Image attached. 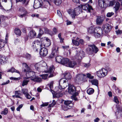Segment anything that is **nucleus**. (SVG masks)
<instances>
[{"mask_svg": "<svg viewBox=\"0 0 122 122\" xmlns=\"http://www.w3.org/2000/svg\"><path fill=\"white\" fill-rule=\"evenodd\" d=\"M64 77L66 78L61 79L59 82V89L56 91L57 93H59L61 92L63 89L66 88L67 85H68L67 80L66 79H70L71 78V76L69 72H65L64 74Z\"/></svg>", "mask_w": 122, "mask_h": 122, "instance_id": "nucleus-1", "label": "nucleus"}, {"mask_svg": "<svg viewBox=\"0 0 122 122\" xmlns=\"http://www.w3.org/2000/svg\"><path fill=\"white\" fill-rule=\"evenodd\" d=\"M36 69L40 72H46L47 66L46 63L44 62H41L36 63L35 65Z\"/></svg>", "mask_w": 122, "mask_h": 122, "instance_id": "nucleus-2", "label": "nucleus"}, {"mask_svg": "<svg viewBox=\"0 0 122 122\" xmlns=\"http://www.w3.org/2000/svg\"><path fill=\"white\" fill-rule=\"evenodd\" d=\"M81 9L79 7H76L74 9H70L68 12L73 19H75V16L79 14L81 11Z\"/></svg>", "mask_w": 122, "mask_h": 122, "instance_id": "nucleus-3", "label": "nucleus"}, {"mask_svg": "<svg viewBox=\"0 0 122 122\" xmlns=\"http://www.w3.org/2000/svg\"><path fill=\"white\" fill-rule=\"evenodd\" d=\"M41 43L40 47H47L50 45V41L48 38L45 37H43L41 39Z\"/></svg>", "mask_w": 122, "mask_h": 122, "instance_id": "nucleus-4", "label": "nucleus"}, {"mask_svg": "<svg viewBox=\"0 0 122 122\" xmlns=\"http://www.w3.org/2000/svg\"><path fill=\"white\" fill-rule=\"evenodd\" d=\"M94 36L96 38H99L102 36L103 34L102 29L100 27H97L95 28Z\"/></svg>", "mask_w": 122, "mask_h": 122, "instance_id": "nucleus-5", "label": "nucleus"}, {"mask_svg": "<svg viewBox=\"0 0 122 122\" xmlns=\"http://www.w3.org/2000/svg\"><path fill=\"white\" fill-rule=\"evenodd\" d=\"M18 10L19 13L18 16L21 18L25 16L27 13L25 9L22 6L19 7Z\"/></svg>", "mask_w": 122, "mask_h": 122, "instance_id": "nucleus-6", "label": "nucleus"}, {"mask_svg": "<svg viewBox=\"0 0 122 122\" xmlns=\"http://www.w3.org/2000/svg\"><path fill=\"white\" fill-rule=\"evenodd\" d=\"M107 71L105 68H103L97 71L96 75L100 77H103L106 76L107 74Z\"/></svg>", "mask_w": 122, "mask_h": 122, "instance_id": "nucleus-7", "label": "nucleus"}, {"mask_svg": "<svg viewBox=\"0 0 122 122\" xmlns=\"http://www.w3.org/2000/svg\"><path fill=\"white\" fill-rule=\"evenodd\" d=\"M85 56L84 52L81 50L80 51H77L75 57L77 60H81Z\"/></svg>", "mask_w": 122, "mask_h": 122, "instance_id": "nucleus-8", "label": "nucleus"}, {"mask_svg": "<svg viewBox=\"0 0 122 122\" xmlns=\"http://www.w3.org/2000/svg\"><path fill=\"white\" fill-rule=\"evenodd\" d=\"M64 104L65 105V106H63L62 108L64 111L67 110L73 105V104L72 103V101H65L64 102Z\"/></svg>", "mask_w": 122, "mask_h": 122, "instance_id": "nucleus-9", "label": "nucleus"}, {"mask_svg": "<svg viewBox=\"0 0 122 122\" xmlns=\"http://www.w3.org/2000/svg\"><path fill=\"white\" fill-rule=\"evenodd\" d=\"M54 70V68L53 66H51L49 69V70L48 71H47L46 72L47 73L43 74L41 75V76H42V78L44 79H47V77L48 76V75L50 74H51L53 73Z\"/></svg>", "mask_w": 122, "mask_h": 122, "instance_id": "nucleus-10", "label": "nucleus"}, {"mask_svg": "<svg viewBox=\"0 0 122 122\" xmlns=\"http://www.w3.org/2000/svg\"><path fill=\"white\" fill-rule=\"evenodd\" d=\"M41 44L40 41L38 40H35L33 42L32 45L34 51H37L38 48L40 47Z\"/></svg>", "mask_w": 122, "mask_h": 122, "instance_id": "nucleus-11", "label": "nucleus"}, {"mask_svg": "<svg viewBox=\"0 0 122 122\" xmlns=\"http://www.w3.org/2000/svg\"><path fill=\"white\" fill-rule=\"evenodd\" d=\"M89 46L90 47L89 48V51L91 53L96 54L99 51L98 48L94 44L89 45Z\"/></svg>", "mask_w": 122, "mask_h": 122, "instance_id": "nucleus-12", "label": "nucleus"}, {"mask_svg": "<svg viewBox=\"0 0 122 122\" xmlns=\"http://www.w3.org/2000/svg\"><path fill=\"white\" fill-rule=\"evenodd\" d=\"M67 86H68V92L69 93L72 95L76 94V88L73 85L68 84Z\"/></svg>", "mask_w": 122, "mask_h": 122, "instance_id": "nucleus-13", "label": "nucleus"}, {"mask_svg": "<svg viewBox=\"0 0 122 122\" xmlns=\"http://www.w3.org/2000/svg\"><path fill=\"white\" fill-rule=\"evenodd\" d=\"M102 29L106 33L109 32L111 29V26L108 24H103L102 26Z\"/></svg>", "mask_w": 122, "mask_h": 122, "instance_id": "nucleus-14", "label": "nucleus"}, {"mask_svg": "<svg viewBox=\"0 0 122 122\" xmlns=\"http://www.w3.org/2000/svg\"><path fill=\"white\" fill-rule=\"evenodd\" d=\"M81 6L82 9L84 10H88V12L91 13L92 12L93 9L91 5L89 4H85V5H81Z\"/></svg>", "mask_w": 122, "mask_h": 122, "instance_id": "nucleus-15", "label": "nucleus"}, {"mask_svg": "<svg viewBox=\"0 0 122 122\" xmlns=\"http://www.w3.org/2000/svg\"><path fill=\"white\" fill-rule=\"evenodd\" d=\"M86 77V75L81 74V73H79L76 75L75 80L76 81L79 82L81 80H83Z\"/></svg>", "mask_w": 122, "mask_h": 122, "instance_id": "nucleus-16", "label": "nucleus"}, {"mask_svg": "<svg viewBox=\"0 0 122 122\" xmlns=\"http://www.w3.org/2000/svg\"><path fill=\"white\" fill-rule=\"evenodd\" d=\"M8 36V34H7L6 36L5 40L2 39L0 40V49L3 48L5 44L7 43Z\"/></svg>", "mask_w": 122, "mask_h": 122, "instance_id": "nucleus-17", "label": "nucleus"}, {"mask_svg": "<svg viewBox=\"0 0 122 122\" xmlns=\"http://www.w3.org/2000/svg\"><path fill=\"white\" fill-rule=\"evenodd\" d=\"M40 48H41L40 52V54L42 56H46L48 54L47 49L45 48L44 47H42Z\"/></svg>", "mask_w": 122, "mask_h": 122, "instance_id": "nucleus-18", "label": "nucleus"}, {"mask_svg": "<svg viewBox=\"0 0 122 122\" xmlns=\"http://www.w3.org/2000/svg\"><path fill=\"white\" fill-rule=\"evenodd\" d=\"M41 0H35L33 7L34 8L37 9L40 7L42 5Z\"/></svg>", "mask_w": 122, "mask_h": 122, "instance_id": "nucleus-19", "label": "nucleus"}, {"mask_svg": "<svg viewBox=\"0 0 122 122\" xmlns=\"http://www.w3.org/2000/svg\"><path fill=\"white\" fill-rule=\"evenodd\" d=\"M53 81H51L50 82V84H49V86L50 88L51 92H52V94H53V95H54V93H56V94H60V93L61 92H59V93H57L56 92V91H57L59 89V86L58 87H56L55 88V91L56 92H54V91H53V90H51V89L53 87Z\"/></svg>", "mask_w": 122, "mask_h": 122, "instance_id": "nucleus-20", "label": "nucleus"}, {"mask_svg": "<svg viewBox=\"0 0 122 122\" xmlns=\"http://www.w3.org/2000/svg\"><path fill=\"white\" fill-rule=\"evenodd\" d=\"M26 76L29 77H34L35 76V73L34 72L30 70L27 71L26 73Z\"/></svg>", "mask_w": 122, "mask_h": 122, "instance_id": "nucleus-21", "label": "nucleus"}, {"mask_svg": "<svg viewBox=\"0 0 122 122\" xmlns=\"http://www.w3.org/2000/svg\"><path fill=\"white\" fill-rule=\"evenodd\" d=\"M21 91L25 95L27 98L30 99L31 98V96L28 93L27 89H22Z\"/></svg>", "mask_w": 122, "mask_h": 122, "instance_id": "nucleus-22", "label": "nucleus"}, {"mask_svg": "<svg viewBox=\"0 0 122 122\" xmlns=\"http://www.w3.org/2000/svg\"><path fill=\"white\" fill-rule=\"evenodd\" d=\"M8 58L7 57L3 56L0 57V62L1 64H3L6 63L8 60Z\"/></svg>", "mask_w": 122, "mask_h": 122, "instance_id": "nucleus-23", "label": "nucleus"}, {"mask_svg": "<svg viewBox=\"0 0 122 122\" xmlns=\"http://www.w3.org/2000/svg\"><path fill=\"white\" fill-rule=\"evenodd\" d=\"M36 35V32L33 30L30 31L29 33L28 36L30 39H32L35 38Z\"/></svg>", "mask_w": 122, "mask_h": 122, "instance_id": "nucleus-24", "label": "nucleus"}, {"mask_svg": "<svg viewBox=\"0 0 122 122\" xmlns=\"http://www.w3.org/2000/svg\"><path fill=\"white\" fill-rule=\"evenodd\" d=\"M104 20V18L102 17L98 16L97 17L96 23L97 24L100 25L102 23Z\"/></svg>", "mask_w": 122, "mask_h": 122, "instance_id": "nucleus-25", "label": "nucleus"}, {"mask_svg": "<svg viewBox=\"0 0 122 122\" xmlns=\"http://www.w3.org/2000/svg\"><path fill=\"white\" fill-rule=\"evenodd\" d=\"M49 3V0H43ZM50 0L53 2L57 5H59L61 4V0Z\"/></svg>", "mask_w": 122, "mask_h": 122, "instance_id": "nucleus-26", "label": "nucleus"}, {"mask_svg": "<svg viewBox=\"0 0 122 122\" xmlns=\"http://www.w3.org/2000/svg\"><path fill=\"white\" fill-rule=\"evenodd\" d=\"M76 64V63L75 61L69 60L67 66L71 68H73Z\"/></svg>", "mask_w": 122, "mask_h": 122, "instance_id": "nucleus-27", "label": "nucleus"}, {"mask_svg": "<svg viewBox=\"0 0 122 122\" xmlns=\"http://www.w3.org/2000/svg\"><path fill=\"white\" fill-rule=\"evenodd\" d=\"M69 60V59L65 58H63L61 64L66 66H67Z\"/></svg>", "mask_w": 122, "mask_h": 122, "instance_id": "nucleus-28", "label": "nucleus"}, {"mask_svg": "<svg viewBox=\"0 0 122 122\" xmlns=\"http://www.w3.org/2000/svg\"><path fill=\"white\" fill-rule=\"evenodd\" d=\"M98 4L99 6L101 8H104L106 5V4L104 0H98Z\"/></svg>", "mask_w": 122, "mask_h": 122, "instance_id": "nucleus-29", "label": "nucleus"}, {"mask_svg": "<svg viewBox=\"0 0 122 122\" xmlns=\"http://www.w3.org/2000/svg\"><path fill=\"white\" fill-rule=\"evenodd\" d=\"M95 28L94 27L91 26L88 30V33L90 34H92L94 36V34L95 32Z\"/></svg>", "mask_w": 122, "mask_h": 122, "instance_id": "nucleus-30", "label": "nucleus"}, {"mask_svg": "<svg viewBox=\"0 0 122 122\" xmlns=\"http://www.w3.org/2000/svg\"><path fill=\"white\" fill-rule=\"evenodd\" d=\"M28 79V77H25L24 78L22 84V86H25L27 85L29 81Z\"/></svg>", "mask_w": 122, "mask_h": 122, "instance_id": "nucleus-31", "label": "nucleus"}, {"mask_svg": "<svg viewBox=\"0 0 122 122\" xmlns=\"http://www.w3.org/2000/svg\"><path fill=\"white\" fill-rule=\"evenodd\" d=\"M31 80L35 82H41L42 79L39 76H37L34 78H32Z\"/></svg>", "mask_w": 122, "mask_h": 122, "instance_id": "nucleus-32", "label": "nucleus"}, {"mask_svg": "<svg viewBox=\"0 0 122 122\" xmlns=\"http://www.w3.org/2000/svg\"><path fill=\"white\" fill-rule=\"evenodd\" d=\"M63 58V57L61 56H57L56 58V61L58 63H61Z\"/></svg>", "mask_w": 122, "mask_h": 122, "instance_id": "nucleus-33", "label": "nucleus"}, {"mask_svg": "<svg viewBox=\"0 0 122 122\" xmlns=\"http://www.w3.org/2000/svg\"><path fill=\"white\" fill-rule=\"evenodd\" d=\"M7 72H11L12 73L14 72H16L17 73H19V71L13 68H12L11 69L7 70Z\"/></svg>", "mask_w": 122, "mask_h": 122, "instance_id": "nucleus-34", "label": "nucleus"}, {"mask_svg": "<svg viewBox=\"0 0 122 122\" xmlns=\"http://www.w3.org/2000/svg\"><path fill=\"white\" fill-rule=\"evenodd\" d=\"M120 6V4L119 2L116 3L114 8L115 9V12L116 13H117V11L118 10Z\"/></svg>", "mask_w": 122, "mask_h": 122, "instance_id": "nucleus-35", "label": "nucleus"}, {"mask_svg": "<svg viewBox=\"0 0 122 122\" xmlns=\"http://www.w3.org/2000/svg\"><path fill=\"white\" fill-rule=\"evenodd\" d=\"M23 66L25 67L26 69H25L24 70V71L25 72H26L27 71H29L30 70V69L28 67V66L27 64L26 63H23Z\"/></svg>", "mask_w": 122, "mask_h": 122, "instance_id": "nucleus-36", "label": "nucleus"}, {"mask_svg": "<svg viewBox=\"0 0 122 122\" xmlns=\"http://www.w3.org/2000/svg\"><path fill=\"white\" fill-rule=\"evenodd\" d=\"M23 56L27 60H30L31 58L30 55L28 53L24 54Z\"/></svg>", "mask_w": 122, "mask_h": 122, "instance_id": "nucleus-37", "label": "nucleus"}, {"mask_svg": "<svg viewBox=\"0 0 122 122\" xmlns=\"http://www.w3.org/2000/svg\"><path fill=\"white\" fill-rule=\"evenodd\" d=\"M87 92L88 94L91 95L94 92V90L92 88H90L87 90Z\"/></svg>", "mask_w": 122, "mask_h": 122, "instance_id": "nucleus-38", "label": "nucleus"}, {"mask_svg": "<svg viewBox=\"0 0 122 122\" xmlns=\"http://www.w3.org/2000/svg\"><path fill=\"white\" fill-rule=\"evenodd\" d=\"M58 48L57 47L56 49V48L53 50L51 56V55H52L53 56H54L57 53H58Z\"/></svg>", "mask_w": 122, "mask_h": 122, "instance_id": "nucleus-39", "label": "nucleus"}, {"mask_svg": "<svg viewBox=\"0 0 122 122\" xmlns=\"http://www.w3.org/2000/svg\"><path fill=\"white\" fill-rule=\"evenodd\" d=\"M91 82L93 85L97 86L98 84V81L97 79H93L91 81Z\"/></svg>", "mask_w": 122, "mask_h": 122, "instance_id": "nucleus-40", "label": "nucleus"}, {"mask_svg": "<svg viewBox=\"0 0 122 122\" xmlns=\"http://www.w3.org/2000/svg\"><path fill=\"white\" fill-rule=\"evenodd\" d=\"M77 39L76 40L73 39H72V42L73 44L74 45L77 46H78L79 45V43L77 41Z\"/></svg>", "mask_w": 122, "mask_h": 122, "instance_id": "nucleus-41", "label": "nucleus"}, {"mask_svg": "<svg viewBox=\"0 0 122 122\" xmlns=\"http://www.w3.org/2000/svg\"><path fill=\"white\" fill-rule=\"evenodd\" d=\"M14 32L15 34L18 35H20L21 34L20 30L18 28H16L15 29Z\"/></svg>", "mask_w": 122, "mask_h": 122, "instance_id": "nucleus-42", "label": "nucleus"}, {"mask_svg": "<svg viewBox=\"0 0 122 122\" xmlns=\"http://www.w3.org/2000/svg\"><path fill=\"white\" fill-rule=\"evenodd\" d=\"M17 2L21 1L22 2V3L25 6H26L28 3V2L26 1V0H16Z\"/></svg>", "mask_w": 122, "mask_h": 122, "instance_id": "nucleus-43", "label": "nucleus"}, {"mask_svg": "<svg viewBox=\"0 0 122 122\" xmlns=\"http://www.w3.org/2000/svg\"><path fill=\"white\" fill-rule=\"evenodd\" d=\"M56 103L55 101V100H53L52 103L50 104L48 107V108H49V110H51V107H53Z\"/></svg>", "mask_w": 122, "mask_h": 122, "instance_id": "nucleus-44", "label": "nucleus"}, {"mask_svg": "<svg viewBox=\"0 0 122 122\" xmlns=\"http://www.w3.org/2000/svg\"><path fill=\"white\" fill-rule=\"evenodd\" d=\"M8 112V110L7 108H5L4 110L2 111L1 113V114H3L4 115H6Z\"/></svg>", "mask_w": 122, "mask_h": 122, "instance_id": "nucleus-45", "label": "nucleus"}, {"mask_svg": "<svg viewBox=\"0 0 122 122\" xmlns=\"http://www.w3.org/2000/svg\"><path fill=\"white\" fill-rule=\"evenodd\" d=\"M15 95H18L19 96H21L22 95V93L20 91V90L15 91Z\"/></svg>", "mask_w": 122, "mask_h": 122, "instance_id": "nucleus-46", "label": "nucleus"}, {"mask_svg": "<svg viewBox=\"0 0 122 122\" xmlns=\"http://www.w3.org/2000/svg\"><path fill=\"white\" fill-rule=\"evenodd\" d=\"M116 3V1L114 0L110 1L109 3V6H112L114 5Z\"/></svg>", "mask_w": 122, "mask_h": 122, "instance_id": "nucleus-47", "label": "nucleus"}, {"mask_svg": "<svg viewBox=\"0 0 122 122\" xmlns=\"http://www.w3.org/2000/svg\"><path fill=\"white\" fill-rule=\"evenodd\" d=\"M44 32L46 34H49L50 33V31L46 27H44L43 28Z\"/></svg>", "mask_w": 122, "mask_h": 122, "instance_id": "nucleus-48", "label": "nucleus"}, {"mask_svg": "<svg viewBox=\"0 0 122 122\" xmlns=\"http://www.w3.org/2000/svg\"><path fill=\"white\" fill-rule=\"evenodd\" d=\"M20 79V77L16 78L14 77H11L10 78V79L11 80L17 81L18 80H19Z\"/></svg>", "mask_w": 122, "mask_h": 122, "instance_id": "nucleus-49", "label": "nucleus"}, {"mask_svg": "<svg viewBox=\"0 0 122 122\" xmlns=\"http://www.w3.org/2000/svg\"><path fill=\"white\" fill-rule=\"evenodd\" d=\"M114 14V13L112 12H108L107 15V16L108 17H110Z\"/></svg>", "mask_w": 122, "mask_h": 122, "instance_id": "nucleus-50", "label": "nucleus"}, {"mask_svg": "<svg viewBox=\"0 0 122 122\" xmlns=\"http://www.w3.org/2000/svg\"><path fill=\"white\" fill-rule=\"evenodd\" d=\"M114 101L117 104H118L119 103V102L118 100V98L117 97H114Z\"/></svg>", "mask_w": 122, "mask_h": 122, "instance_id": "nucleus-51", "label": "nucleus"}, {"mask_svg": "<svg viewBox=\"0 0 122 122\" xmlns=\"http://www.w3.org/2000/svg\"><path fill=\"white\" fill-rule=\"evenodd\" d=\"M115 32H116L117 34V35L121 34L122 33V30H116L115 31Z\"/></svg>", "mask_w": 122, "mask_h": 122, "instance_id": "nucleus-52", "label": "nucleus"}, {"mask_svg": "<svg viewBox=\"0 0 122 122\" xmlns=\"http://www.w3.org/2000/svg\"><path fill=\"white\" fill-rule=\"evenodd\" d=\"M83 65L84 67L87 68L90 66V64L89 63H84L83 64Z\"/></svg>", "mask_w": 122, "mask_h": 122, "instance_id": "nucleus-53", "label": "nucleus"}, {"mask_svg": "<svg viewBox=\"0 0 122 122\" xmlns=\"http://www.w3.org/2000/svg\"><path fill=\"white\" fill-rule=\"evenodd\" d=\"M23 106V105L22 104L20 105L16 109V110L17 111H20V108H21Z\"/></svg>", "mask_w": 122, "mask_h": 122, "instance_id": "nucleus-54", "label": "nucleus"}, {"mask_svg": "<svg viewBox=\"0 0 122 122\" xmlns=\"http://www.w3.org/2000/svg\"><path fill=\"white\" fill-rule=\"evenodd\" d=\"M43 29L42 28H40V32L39 34V35H41L43 34L44 31H43Z\"/></svg>", "mask_w": 122, "mask_h": 122, "instance_id": "nucleus-55", "label": "nucleus"}, {"mask_svg": "<svg viewBox=\"0 0 122 122\" xmlns=\"http://www.w3.org/2000/svg\"><path fill=\"white\" fill-rule=\"evenodd\" d=\"M87 77L89 78L90 79H92L93 78V77L92 76L89 74H87Z\"/></svg>", "mask_w": 122, "mask_h": 122, "instance_id": "nucleus-56", "label": "nucleus"}, {"mask_svg": "<svg viewBox=\"0 0 122 122\" xmlns=\"http://www.w3.org/2000/svg\"><path fill=\"white\" fill-rule=\"evenodd\" d=\"M12 97L13 98L16 97V98H20L21 99H22V97H20V96H19L17 95H16L12 96Z\"/></svg>", "mask_w": 122, "mask_h": 122, "instance_id": "nucleus-57", "label": "nucleus"}, {"mask_svg": "<svg viewBox=\"0 0 122 122\" xmlns=\"http://www.w3.org/2000/svg\"><path fill=\"white\" fill-rule=\"evenodd\" d=\"M7 0H0V7L1 8H3V6L1 4V1L3 2H6L7 1Z\"/></svg>", "mask_w": 122, "mask_h": 122, "instance_id": "nucleus-58", "label": "nucleus"}, {"mask_svg": "<svg viewBox=\"0 0 122 122\" xmlns=\"http://www.w3.org/2000/svg\"><path fill=\"white\" fill-rule=\"evenodd\" d=\"M48 104V103H45L41 104V107H44L47 106Z\"/></svg>", "mask_w": 122, "mask_h": 122, "instance_id": "nucleus-59", "label": "nucleus"}, {"mask_svg": "<svg viewBox=\"0 0 122 122\" xmlns=\"http://www.w3.org/2000/svg\"><path fill=\"white\" fill-rule=\"evenodd\" d=\"M10 82V81L9 80L7 81L6 82H5L1 84V85H6L7 84L9 83Z\"/></svg>", "mask_w": 122, "mask_h": 122, "instance_id": "nucleus-60", "label": "nucleus"}, {"mask_svg": "<svg viewBox=\"0 0 122 122\" xmlns=\"http://www.w3.org/2000/svg\"><path fill=\"white\" fill-rule=\"evenodd\" d=\"M118 113L120 114L121 116H122V109L118 110Z\"/></svg>", "mask_w": 122, "mask_h": 122, "instance_id": "nucleus-61", "label": "nucleus"}, {"mask_svg": "<svg viewBox=\"0 0 122 122\" xmlns=\"http://www.w3.org/2000/svg\"><path fill=\"white\" fill-rule=\"evenodd\" d=\"M31 16L33 17H38L39 16V15L38 14L36 15L35 14H33L31 15Z\"/></svg>", "mask_w": 122, "mask_h": 122, "instance_id": "nucleus-62", "label": "nucleus"}, {"mask_svg": "<svg viewBox=\"0 0 122 122\" xmlns=\"http://www.w3.org/2000/svg\"><path fill=\"white\" fill-rule=\"evenodd\" d=\"M57 14L58 15H59V16H61V12L59 10H57Z\"/></svg>", "mask_w": 122, "mask_h": 122, "instance_id": "nucleus-63", "label": "nucleus"}, {"mask_svg": "<svg viewBox=\"0 0 122 122\" xmlns=\"http://www.w3.org/2000/svg\"><path fill=\"white\" fill-rule=\"evenodd\" d=\"M100 120V119L98 117H97L94 120V121L95 122H98Z\"/></svg>", "mask_w": 122, "mask_h": 122, "instance_id": "nucleus-64", "label": "nucleus"}]
</instances>
